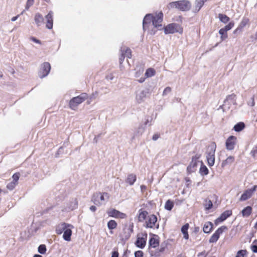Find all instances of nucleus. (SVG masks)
<instances>
[{
	"mask_svg": "<svg viewBox=\"0 0 257 257\" xmlns=\"http://www.w3.org/2000/svg\"><path fill=\"white\" fill-rule=\"evenodd\" d=\"M33 257H42L41 255L39 254H35Z\"/></svg>",
	"mask_w": 257,
	"mask_h": 257,
	"instance_id": "nucleus-62",
	"label": "nucleus"
},
{
	"mask_svg": "<svg viewBox=\"0 0 257 257\" xmlns=\"http://www.w3.org/2000/svg\"><path fill=\"white\" fill-rule=\"evenodd\" d=\"M141 211L139 213L138 220L140 222L143 221L145 219H147V215L148 214V212L146 211Z\"/></svg>",
	"mask_w": 257,
	"mask_h": 257,
	"instance_id": "nucleus-30",
	"label": "nucleus"
},
{
	"mask_svg": "<svg viewBox=\"0 0 257 257\" xmlns=\"http://www.w3.org/2000/svg\"><path fill=\"white\" fill-rule=\"evenodd\" d=\"M219 33L221 35V39L222 41L226 39L227 38V32L223 29H221L219 31Z\"/></svg>",
	"mask_w": 257,
	"mask_h": 257,
	"instance_id": "nucleus-39",
	"label": "nucleus"
},
{
	"mask_svg": "<svg viewBox=\"0 0 257 257\" xmlns=\"http://www.w3.org/2000/svg\"><path fill=\"white\" fill-rule=\"evenodd\" d=\"M108 215L109 216H112V211H108Z\"/></svg>",
	"mask_w": 257,
	"mask_h": 257,
	"instance_id": "nucleus-60",
	"label": "nucleus"
},
{
	"mask_svg": "<svg viewBox=\"0 0 257 257\" xmlns=\"http://www.w3.org/2000/svg\"><path fill=\"white\" fill-rule=\"evenodd\" d=\"M51 66L49 62H44L41 66L40 71V75L41 78L46 76L49 73Z\"/></svg>",
	"mask_w": 257,
	"mask_h": 257,
	"instance_id": "nucleus-9",
	"label": "nucleus"
},
{
	"mask_svg": "<svg viewBox=\"0 0 257 257\" xmlns=\"http://www.w3.org/2000/svg\"><path fill=\"white\" fill-rule=\"evenodd\" d=\"M232 214V211L230 210H227L223 212L220 216L217 218L215 222V224H217L218 222H221L225 220L227 218L231 216Z\"/></svg>",
	"mask_w": 257,
	"mask_h": 257,
	"instance_id": "nucleus-14",
	"label": "nucleus"
},
{
	"mask_svg": "<svg viewBox=\"0 0 257 257\" xmlns=\"http://www.w3.org/2000/svg\"><path fill=\"white\" fill-rule=\"evenodd\" d=\"M153 20V16L151 14H147L143 20V28L145 29L146 25L148 24H150L152 23V20Z\"/></svg>",
	"mask_w": 257,
	"mask_h": 257,
	"instance_id": "nucleus-20",
	"label": "nucleus"
},
{
	"mask_svg": "<svg viewBox=\"0 0 257 257\" xmlns=\"http://www.w3.org/2000/svg\"><path fill=\"white\" fill-rule=\"evenodd\" d=\"M244 252L243 250L238 251L235 257H244Z\"/></svg>",
	"mask_w": 257,
	"mask_h": 257,
	"instance_id": "nucleus-49",
	"label": "nucleus"
},
{
	"mask_svg": "<svg viewBox=\"0 0 257 257\" xmlns=\"http://www.w3.org/2000/svg\"><path fill=\"white\" fill-rule=\"evenodd\" d=\"M117 226V223L113 220V229L115 228Z\"/></svg>",
	"mask_w": 257,
	"mask_h": 257,
	"instance_id": "nucleus-61",
	"label": "nucleus"
},
{
	"mask_svg": "<svg viewBox=\"0 0 257 257\" xmlns=\"http://www.w3.org/2000/svg\"><path fill=\"white\" fill-rule=\"evenodd\" d=\"M159 138V135L158 134H155L153 137V140L154 141H156Z\"/></svg>",
	"mask_w": 257,
	"mask_h": 257,
	"instance_id": "nucleus-55",
	"label": "nucleus"
},
{
	"mask_svg": "<svg viewBox=\"0 0 257 257\" xmlns=\"http://www.w3.org/2000/svg\"><path fill=\"white\" fill-rule=\"evenodd\" d=\"M176 32H178L180 34H182L183 32V29L177 24H170L164 28V33L165 34H173Z\"/></svg>",
	"mask_w": 257,
	"mask_h": 257,
	"instance_id": "nucleus-4",
	"label": "nucleus"
},
{
	"mask_svg": "<svg viewBox=\"0 0 257 257\" xmlns=\"http://www.w3.org/2000/svg\"><path fill=\"white\" fill-rule=\"evenodd\" d=\"M201 165L199 170L200 173L202 175H206L208 174V170L207 168L205 165H203L202 162H201Z\"/></svg>",
	"mask_w": 257,
	"mask_h": 257,
	"instance_id": "nucleus-31",
	"label": "nucleus"
},
{
	"mask_svg": "<svg viewBox=\"0 0 257 257\" xmlns=\"http://www.w3.org/2000/svg\"><path fill=\"white\" fill-rule=\"evenodd\" d=\"M34 19L35 23L38 26L41 25L44 20L42 15L40 13H37L35 15Z\"/></svg>",
	"mask_w": 257,
	"mask_h": 257,
	"instance_id": "nucleus-25",
	"label": "nucleus"
},
{
	"mask_svg": "<svg viewBox=\"0 0 257 257\" xmlns=\"http://www.w3.org/2000/svg\"><path fill=\"white\" fill-rule=\"evenodd\" d=\"M126 217V215L117 210L113 209V218L123 219Z\"/></svg>",
	"mask_w": 257,
	"mask_h": 257,
	"instance_id": "nucleus-21",
	"label": "nucleus"
},
{
	"mask_svg": "<svg viewBox=\"0 0 257 257\" xmlns=\"http://www.w3.org/2000/svg\"><path fill=\"white\" fill-rule=\"evenodd\" d=\"M256 188L257 186L254 185L253 188L245 190L239 198V201H243L250 198L253 193L256 190Z\"/></svg>",
	"mask_w": 257,
	"mask_h": 257,
	"instance_id": "nucleus-8",
	"label": "nucleus"
},
{
	"mask_svg": "<svg viewBox=\"0 0 257 257\" xmlns=\"http://www.w3.org/2000/svg\"><path fill=\"white\" fill-rule=\"evenodd\" d=\"M254 228L256 229H257V222H256V223L255 224L254 226Z\"/></svg>",
	"mask_w": 257,
	"mask_h": 257,
	"instance_id": "nucleus-63",
	"label": "nucleus"
},
{
	"mask_svg": "<svg viewBox=\"0 0 257 257\" xmlns=\"http://www.w3.org/2000/svg\"><path fill=\"white\" fill-rule=\"evenodd\" d=\"M31 39L34 42L36 43H38V44H41V41L39 40H38L36 38H34V37H32L31 38Z\"/></svg>",
	"mask_w": 257,
	"mask_h": 257,
	"instance_id": "nucleus-54",
	"label": "nucleus"
},
{
	"mask_svg": "<svg viewBox=\"0 0 257 257\" xmlns=\"http://www.w3.org/2000/svg\"><path fill=\"white\" fill-rule=\"evenodd\" d=\"M215 150L216 144L215 143L209 145L207 148L206 158L209 166H212L214 164Z\"/></svg>",
	"mask_w": 257,
	"mask_h": 257,
	"instance_id": "nucleus-3",
	"label": "nucleus"
},
{
	"mask_svg": "<svg viewBox=\"0 0 257 257\" xmlns=\"http://www.w3.org/2000/svg\"><path fill=\"white\" fill-rule=\"evenodd\" d=\"M90 209L91 211L95 212L96 210V206L92 205L90 207Z\"/></svg>",
	"mask_w": 257,
	"mask_h": 257,
	"instance_id": "nucleus-56",
	"label": "nucleus"
},
{
	"mask_svg": "<svg viewBox=\"0 0 257 257\" xmlns=\"http://www.w3.org/2000/svg\"><path fill=\"white\" fill-rule=\"evenodd\" d=\"M109 229L110 230V232H112L111 230L112 229V220H110L107 224Z\"/></svg>",
	"mask_w": 257,
	"mask_h": 257,
	"instance_id": "nucleus-52",
	"label": "nucleus"
},
{
	"mask_svg": "<svg viewBox=\"0 0 257 257\" xmlns=\"http://www.w3.org/2000/svg\"><path fill=\"white\" fill-rule=\"evenodd\" d=\"M155 74V71L153 68H149L145 73V76L147 77H150L154 76Z\"/></svg>",
	"mask_w": 257,
	"mask_h": 257,
	"instance_id": "nucleus-36",
	"label": "nucleus"
},
{
	"mask_svg": "<svg viewBox=\"0 0 257 257\" xmlns=\"http://www.w3.org/2000/svg\"><path fill=\"white\" fill-rule=\"evenodd\" d=\"M213 228V224L211 222H206L203 226V231L204 233H209Z\"/></svg>",
	"mask_w": 257,
	"mask_h": 257,
	"instance_id": "nucleus-22",
	"label": "nucleus"
},
{
	"mask_svg": "<svg viewBox=\"0 0 257 257\" xmlns=\"http://www.w3.org/2000/svg\"><path fill=\"white\" fill-rule=\"evenodd\" d=\"M163 13L160 12L159 14H157L156 16H153L152 24L155 27L158 28L159 30L162 29V25L161 23L163 21Z\"/></svg>",
	"mask_w": 257,
	"mask_h": 257,
	"instance_id": "nucleus-5",
	"label": "nucleus"
},
{
	"mask_svg": "<svg viewBox=\"0 0 257 257\" xmlns=\"http://www.w3.org/2000/svg\"><path fill=\"white\" fill-rule=\"evenodd\" d=\"M189 228V224L186 223L181 228V231L184 235V238L186 239H188L189 238V235L188 233V229Z\"/></svg>",
	"mask_w": 257,
	"mask_h": 257,
	"instance_id": "nucleus-27",
	"label": "nucleus"
},
{
	"mask_svg": "<svg viewBox=\"0 0 257 257\" xmlns=\"http://www.w3.org/2000/svg\"><path fill=\"white\" fill-rule=\"evenodd\" d=\"M149 244L150 246H151L152 247H156V246H158L159 244V241L157 239L152 237L149 241Z\"/></svg>",
	"mask_w": 257,
	"mask_h": 257,
	"instance_id": "nucleus-33",
	"label": "nucleus"
},
{
	"mask_svg": "<svg viewBox=\"0 0 257 257\" xmlns=\"http://www.w3.org/2000/svg\"><path fill=\"white\" fill-rule=\"evenodd\" d=\"M19 17V15H17V16H15V17H14L12 18V21H15L17 20V19L18 18V17Z\"/></svg>",
	"mask_w": 257,
	"mask_h": 257,
	"instance_id": "nucleus-58",
	"label": "nucleus"
},
{
	"mask_svg": "<svg viewBox=\"0 0 257 257\" xmlns=\"http://www.w3.org/2000/svg\"><path fill=\"white\" fill-rule=\"evenodd\" d=\"M141 189L143 192L147 189V187L145 185H142L141 186Z\"/></svg>",
	"mask_w": 257,
	"mask_h": 257,
	"instance_id": "nucleus-57",
	"label": "nucleus"
},
{
	"mask_svg": "<svg viewBox=\"0 0 257 257\" xmlns=\"http://www.w3.org/2000/svg\"><path fill=\"white\" fill-rule=\"evenodd\" d=\"M20 173L19 172H17V173H15L13 176H12V178H13V181H14V182L16 183L17 184L18 183V180L20 178Z\"/></svg>",
	"mask_w": 257,
	"mask_h": 257,
	"instance_id": "nucleus-42",
	"label": "nucleus"
},
{
	"mask_svg": "<svg viewBox=\"0 0 257 257\" xmlns=\"http://www.w3.org/2000/svg\"><path fill=\"white\" fill-rule=\"evenodd\" d=\"M200 155L196 154L195 156L193 157L192 160L195 161H198V159L200 158Z\"/></svg>",
	"mask_w": 257,
	"mask_h": 257,
	"instance_id": "nucleus-53",
	"label": "nucleus"
},
{
	"mask_svg": "<svg viewBox=\"0 0 257 257\" xmlns=\"http://www.w3.org/2000/svg\"><path fill=\"white\" fill-rule=\"evenodd\" d=\"M38 251L41 254H44L46 251V246L45 244H41L38 247Z\"/></svg>",
	"mask_w": 257,
	"mask_h": 257,
	"instance_id": "nucleus-41",
	"label": "nucleus"
},
{
	"mask_svg": "<svg viewBox=\"0 0 257 257\" xmlns=\"http://www.w3.org/2000/svg\"><path fill=\"white\" fill-rule=\"evenodd\" d=\"M109 198L107 193L96 192L93 194L91 200L96 205L99 206L105 204Z\"/></svg>",
	"mask_w": 257,
	"mask_h": 257,
	"instance_id": "nucleus-1",
	"label": "nucleus"
},
{
	"mask_svg": "<svg viewBox=\"0 0 257 257\" xmlns=\"http://www.w3.org/2000/svg\"><path fill=\"white\" fill-rule=\"evenodd\" d=\"M147 233L142 234V236H138L136 242V245L140 248H143L146 243Z\"/></svg>",
	"mask_w": 257,
	"mask_h": 257,
	"instance_id": "nucleus-13",
	"label": "nucleus"
},
{
	"mask_svg": "<svg viewBox=\"0 0 257 257\" xmlns=\"http://www.w3.org/2000/svg\"><path fill=\"white\" fill-rule=\"evenodd\" d=\"M171 88L170 87H167L164 90L163 95L165 96L167 94L169 93L171 91Z\"/></svg>",
	"mask_w": 257,
	"mask_h": 257,
	"instance_id": "nucleus-47",
	"label": "nucleus"
},
{
	"mask_svg": "<svg viewBox=\"0 0 257 257\" xmlns=\"http://www.w3.org/2000/svg\"><path fill=\"white\" fill-rule=\"evenodd\" d=\"M143 252L142 250H138L135 252V257H143Z\"/></svg>",
	"mask_w": 257,
	"mask_h": 257,
	"instance_id": "nucleus-48",
	"label": "nucleus"
},
{
	"mask_svg": "<svg viewBox=\"0 0 257 257\" xmlns=\"http://www.w3.org/2000/svg\"><path fill=\"white\" fill-rule=\"evenodd\" d=\"M227 228L225 226H222L220 227H219L215 232V233L211 236L210 238L209 239V242L210 243H214L216 242L217 240L218 239L219 236L221 234L223 233V232L227 230Z\"/></svg>",
	"mask_w": 257,
	"mask_h": 257,
	"instance_id": "nucleus-6",
	"label": "nucleus"
},
{
	"mask_svg": "<svg viewBox=\"0 0 257 257\" xmlns=\"http://www.w3.org/2000/svg\"><path fill=\"white\" fill-rule=\"evenodd\" d=\"M218 18L221 22L223 23H226L229 21V18L226 15L219 14L218 15Z\"/></svg>",
	"mask_w": 257,
	"mask_h": 257,
	"instance_id": "nucleus-34",
	"label": "nucleus"
},
{
	"mask_svg": "<svg viewBox=\"0 0 257 257\" xmlns=\"http://www.w3.org/2000/svg\"><path fill=\"white\" fill-rule=\"evenodd\" d=\"M251 248L253 252H257V241H254L253 244L251 246Z\"/></svg>",
	"mask_w": 257,
	"mask_h": 257,
	"instance_id": "nucleus-45",
	"label": "nucleus"
},
{
	"mask_svg": "<svg viewBox=\"0 0 257 257\" xmlns=\"http://www.w3.org/2000/svg\"><path fill=\"white\" fill-rule=\"evenodd\" d=\"M245 127V124L242 122L237 123L234 126V130L235 131L239 132L242 131Z\"/></svg>",
	"mask_w": 257,
	"mask_h": 257,
	"instance_id": "nucleus-29",
	"label": "nucleus"
},
{
	"mask_svg": "<svg viewBox=\"0 0 257 257\" xmlns=\"http://www.w3.org/2000/svg\"><path fill=\"white\" fill-rule=\"evenodd\" d=\"M157 221V216L154 214L149 215L146 219V227L148 228H153L155 225Z\"/></svg>",
	"mask_w": 257,
	"mask_h": 257,
	"instance_id": "nucleus-10",
	"label": "nucleus"
},
{
	"mask_svg": "<svg viewBox=\"0 0 257 257\" xmlns=\"http://www.w3.org/2000/svg\"><path fill=\"white\" fill-rule=\"evenodd\" d=\"M121 53H124V56L127 58H130L132 56V52L130 49L124 46L120 49Z\"/></svg>",
	"mask_w": 257,
	"mask_h": 257,
	"instance_id": "nucleus-24",
	"label": "nucleus"
},
{
	"mask_svg": "<svg viewBox=\"0 0 257 257\" xmlns=\"http://www.w3.org/2000/svg\"><path fill=\"white\" fill-rule=\"evenodd\" d=\"M254 96H252L251 98V100L248 102V105L253 106L254 105Z\"/></svg>",
	"mask_w": 257,
	"mask_h": 257,
	"instance_id": "nucleus-50",
	"label": "nucleus"
},
{
	"mask_svg": "<svg viewBox=\"0 0 257 257\" xmlns=\"http://www.w3.org/2000/svg\"><path fill=\"white\" fill-rule=\"evenodd\" d=\"M114 252V257H118V253L117 251H113Z\"/></svg>",
	"mask_w": 257,
	"mask_h": 257,
	"instance_id": "nucleus-59",
	"label": "nucleus"
},
{
	"mask_svg": "<svg viewBox=\"0 0 257 257\" xmlns=\"http://www.w3.org/2000/svg\"><path fill=\"white\" fill-rule=\"evenodd\" d=\"M53 12L50 11L46 16V27L49 29H51L53 28Z\"/></svg>",
	"mask_w": 257,
	"mask_h": 257,
	"instance_id": "nucleus-16",
	"label": "nucleus"
},
{
	"mask_svg": "<svg viewBox=\"0 0 257 257\" xmlns=\"http://www.w3.org/2000/svg\"><path fill=\"white\" fill-rule=\"evenodd\" d=\"M236 138L233 136H230L226 141V147L227 150H232L236 144Z\"/></svg>",
	"mask_w": 257,
	"mask_h": 257,
	"instance_id": "nucleus-12",
	"label": "nucleus"
},
{
	"mask_svg": "<svg viewBox=\"0 0 257 257\" xmlns=\"http://www.w3.org/2000/svg\"><path fill=\"white\" fill-rule=\"evenodd\" d=\"M234 22H231L227 25L225 26L224 28H221V29L227 32L228 31H229L231 29H232V28L234 26Z\"/></svg>",
	"mask_w": 257,
	"mask_h": 257,
	"instance_id": "nucleus-40",
	"label": "nucleus"
},
{
	"mask_svg": "<svg viewBox=\"0 0 257 257\" xmlns=\"http://www.w3.org/2000/svg\"><path fill=\"white\" fill-rule=\"evenodd\" d=\"M88 98V94L82 93L80 95L73 97L69 101V106L73 110H76L79 104L84 101Z\"/></svg>",
	"mask_w": 257,
	"mask_h": 257,
	"instance_id": "nucleus-2",
	"label": "nucleus"
},
{
	"mask_svg": "<svg viewBox=\"0 0 257 257\" xmlns=\"http://www.w3.org/2000/svg\"><path fill=\"white\" fill-rule=\"evenodd\" d=\"M136 175L134 174H129L126 180V182L128 183L130 185H132L134 184L136 180Z\"/></svg>",
	"mask_w": 257,
	"mask_h": 257,
	"instance_id": "nucleus-26",
	"label": "nucleus"
},
{
	"mask_svg": "<svg viewBox=\"0 0 257 257\" xmlns=\"http://www.w3.org/2000/svg\"><path fill=\"white\" fill-rule=\"evenodd\" d=\"M174 206V203L170 200H168L165 205V208L168 210H171Z\"/></svg>",
	"mask_w": 257,
	"mask_h": 257,
	"instance_id": "nucleus-35",
	"label": "nucleus"
},
{
	"mask_svg": "<svg viewBox=\"0 0 257 257\" xmlns=\"http://www.w3.org/2000/svg\"><path fill=\"white\" fill-rule=\"evenodd\" d=\"M198 161H193L192 160L190 165L187 167V170L189 172H193L195 171L196 168L197 166Z\"/></svg>",
	"mask_w": 257,
	"mask_h": 257,
	"instance_id": "nucleus-23",
	"label": "nucleus"
},
{
	"mask_svg": "<svg viewBox=\"0 0 257 257\" xmlns=\"http://www.w3.org/2000/svg\"><path fill=\"white\" fill-rule=\"evenodd\" d=\"M146 97V92L142 90L138 91L136 95V100L138 103H141L144 100Z\"/></svg>",
	"mask_w": 257,
	"mask_h": 257,
	"instance_id": "nucleus-18",
	"label": "nucleus"
},
{
	"mask_svg": "<svg viewBox=\"0 0 257 257\" xmlns=\"http://www.w3.org/2000/svg\"><path fill=\"white\" fill-rule=\"evenodd\" d=\"M68 227H73V226L65 222L61 223L56 226V232L57 234H61L63 232H64Z\"/></svg>",
	"mask_w": 257,
	"mask_h": 257,
	"instance_id": "nucleus-11",
	"label": "nucleus"
},
{
	"mask_svg": "<svg viewBox=\"0 0 257 257\" xmlns=\"http://www.w3.org/2000/svg\"><path fill=\"white\" fill-rule=\"evenodd\" d=\"M204 206L205 209L208 210L212 207V202L210 200H205L204 203Z\"/></svg>",
	"mask_w": 257,
	"mask_h": 257,
	"instance_id": "nucleus-38",
	"label": "nucleus"
},
{
	"mask_svg": "<svg viewBox=\"0 0 257 257\" xmlns=\"http://www.w3.org/2000/svg\"><path fill=\"white\" fill-rule=\"evenodd\" d=\"M191 7V3L187 0L178 1V9L181 11H189Z\"/></svg>",
	"mask_w": 257,
	"mask_h": 257,
	"instance_id": "nucleus-7",
	"label": "nucleus"
},
{
	"mask_svg": "<svg viewBox=\"0 0 257 257\" xmlns=\"http://www.w3.org/2000/svg\"><path fill=\"white\" fill-rule=\"evenodd\" d=\"M206 1H207V0H196L195 3V6L193 8V11L194 13L198 12Z\"/></svg>",
	"mask_w": 257,
	"mask_h": 257,
	"instance_id": "nucleus-17",
	"label": "nucleus"
},
{
	"mask_svg": "<svg viewBox=\"0 0 257 257\" xmlns=\"http://www.w3.org/2000/svg\"><path fill=\"white\" fill-rule=\"evenodd\" d=\"M17 184H18L14 182V181H12L11 182L7 184V188L10 190H12L15 188Z\"/></svg>",
	"mask_w": 257,
	"mask_h": 257,
	"instance_id": "nucleus-43",
	"label": "nucleus"
},
{
	"mask_svg": "<svg viewBox=\"0 0 257 257\" xmlns=\"http://www.w3.org/2000/svg\"><path fill=\"white\" fill-rule=\"evenodd\" d=\"M124 58H125V56H124V53H121V56L120 57H119V63L120 64H121L122 62L123 61L124 59Z\"/></svg>",
	"mask_w": 257,
	"mask_h": 257,
	"instance_id": "nucleus-51",
	"label": "nucleus"
},
{
	"mask_svg": "<svg viewBox=\"0 0 257 257\" xmlns=\"http://www.w3.org/2000/svg\"><path fill=\"white\" fill-rule=\"evenodd\" d=\"M167 8L169 10H171L174 8L178 9V1L170 3L167 5Z\"/></svg>",
	"mask_w": 257,
	"mask_h": 257,
	"instance_id": "nucleus-37",
	"label": "nucleus"
},
{
	"mask_svg": "<svg viewBox=\"0 0 257 257\" xmlns=\"http://www.w3.org/2000/svg\"><path fill=\"white\" fill-rule=\"evenodd\" d=\"M34 2V0H27L26 9L28 10L29 8L33 5Z\"/></svg>",
	"mask_w": 257,
	"mask_h": 257,
	"instance_id": "nucleus-46",
	"label": "nucleus"
},
{
	"mask_svg": "<svg viewBox=\"0 0 257 257\" xmlns=\"http://www.w3.org/2000/svg\"><path fill=\"white\" fill-rule=\"evenodd\" d=\"M257 153V144L253 148L250 152V154L253 157H255Z\"/></svg>",
	"mask_w": 257,
	"mask_h": 257,
	"instance_id": "nucleus-44",
	"label": "nucleus"
},
{
	"mask_svg": "<svg viewBox=\"0 0 257 257\" xmlns=\"http://www.w3.org/2000/svg\"><path fill=\"white\" fill-rule=\"evenodd\" d=\"M71 227H68L64 232L63 237L66 241L71 240V236L72 235Z\"/></svg>",
	"mask_w": 257,
	"mask_h": 257,
	"instance_id": "nucleus-19",
	"label": "nucleus"
},
{
	"mask_svg": "<svg viewBox=\"0 0 257 257\" xmlns=\"http://www.w3.org/2000/svg\"><path fill=\"white\" fill-rule=\"evenodd\" d=\"M255 39L257 40V32L255 34Z\"/></svg>",
	"mask_w": 257,
	"mask_h": 257,
	"instance_id": "nucleus-64",
	"label": "nucleus"
},
{
	"mask_svg": "<svg viewBox=\"0 0 257 257\" xmlns=\"http://www.w3.org/2000/svg\"><path fill=\"white\" fill-rule=\"evenodd\" d=\"M234 161V158L233 156L228 157L225 160L223 161L222 163V166L224 167L227 164L232 163Z\"/></svg>",
	"mask_w": 257,
	"mask_h": 257,
	"instance_id": "nucleus-32",
	"label": "nucleus"
},
{
	"mask_svg": "<svg viewBox=\"0 0 257 257\" xmlns=\"http://www.w3.org/2000/svg\"><path fill=\"white\" fill-rule=\"evenodd\" d=\"M252 208L250 206H247L244 208L242 211L241 213L243 217H248L251 213Z\"/></svg>",
	"mask_w": 257,
	"mask_h": 257,
	"instance_id": "nucleus-28",
	"label": "nucleus"
},
{
	"mask_svg": "<svg viewBox=\"0 0 257 257\" xmlns=\"http://www.w3.org/2000/svg\"><path fill=\"white\" fill-rule=\"evenodd\" d=\"M249 23V19L247 18H243L238 27L234 31V33H240L242 29Z\"/></svg>",
	"mask_w": 257,
	"mask_h": 257,
	"instance_id": "nucleus-15",
	"label": "nucleus"
}]
</instances>
